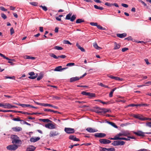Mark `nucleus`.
Listing matches in <instances>:
<instances>
[{
	"mask_svg": "<svg viewBox=\"0 0 151 151\" xmlns=\"http://www.w3.org/2000/svg\"><path fill=\"white\" fill-rule=\"evenodd\" d=\"M13 137L12 139V143L14 144H18V146H20L22 144V142L21 140L19 139V138L16 135H13Z\"/></svg>",
	"mask_w": 151,
	"mask_h": 151,
	"instance_id": "1",
	"label": "nucleus"
},
{
	"mask_svg": "<svg viewBox=\"0 0 151 151\" xmlns=\"http://www.w3.org/2000/svg\"><path fill=\"white\" fill-rule=\"evenodd\" d=\"M72 14L70 13L68 14L66 17L65 19L66 20H70L71 22H73L76 18V15H73L71 16Z\"/></svg>",
	"mask_w": 151,
	"mask_h": 151,
	"instance_id": "2",
	"label": "nucleus"
},
{
	"mask_svg": "<svg viewBox=\"0 0 151 151\" xmlns=\"http://www.w3.org/2000/svg\"><path fill=\"white\" fill-rule=\"evenodd\" d=\"M18 148V146L16 144L9 145L6 147L7 149L10 150H15Z\"/></svg>",
	"mask_w": 151,
	"mask_h": 151,
	"instance_id": "3",
	"label": "nucleus"
},
{
	"mask_svg": "<svg viewBox=\"0 0 151 151\" xmlns=\"http://www.w3.org/2000/svg\"><path fill=\"white\" fill-rule=\"evenodd\" d=\"M125 142L122 141H114L111 143V145L113 146H116L119 145H123L125 144Z\"/></svg>",
	"mask_w": 151,
	"mask_h": 151,
	"instance_id": "4",
	"label": "nucleus"
},
{
	"mask_svg": "<svg viewBox=\"0 0 151 151\" xmlns=\"http://www.w3.org/2000/svg\"><path fill=\"white\" fill-rule=\"evenodd\" d=\"M56 124L54 123H48L45 125V127L48 129H54L56 128Z\"/></svg>",
	"mask_w": 151,
	"mask_h": 151,
	"instance_id": "5",
	"label": "nucleus"
},
{
	"mask_svg": "<svg viewBox=\"0 0 151 151\" xmlns=\"http://www.w3.org/2000/svg\"><path fill=\"white\" fill-rule=\"evenodd\" d=\"M134 133L139 136L144 137L145 135L144 134H151V132H143L141 131H139L137 132H134Z\"/></svg>",
	"mask_w": 151,
	"mask_h": 151,
	"instance_id": "6",
	"label": "nucleus"
},
{
	"mask_svg": "<svg viewBox=\"0 0 151 151\" xmlns=\"http://www.w3.org/2000/svg\"><path fill=\"white\" fill-rule=\"evenodd\" d=\"M100 143L104 144H106L110 143L111 141L108 139H101L99 140Z\"/></svg>",
	"mask_w": 151,
	"mask_h": 151,
	"instance_id": "7",
	"label": "nucleus"
},
{
	"mask_svg": "<svg viewBox=\"0 0 151 151\" xmlns=\"http://www.w3.org/2000/svg\"><path fill=\"white\" fill-rule=\"evenodd\" d=\"M64 130L67 134H72L75 132V130L74 129L70 128H65Z\"/></svg>",
	"mask_w": 151,
	"mask_h": 151,
	"instance_id": "8",
	"label": "nucleus"
},
{
	"mask_svg": "<svg viewBox=\"0 0 151 151\" xmlns=\"http://www.w3.org/2000/svg\"><path fill=\"white\" fill-rule=\"evenodd\" d=\"M60 133L57 131H52L50 132L49 136L50 137H52L58 135Z\"/></svg>",
	"mask_w": 151,
	"mask_h": 151,
	"instance_id": "9",
	"label": "nucleus"
},
{
	"mask_svg": "<svg viewBox=\"0 0 151 151\" xmlns=\"http://www.w3.org/2000/svg\"><path fill=\"white\" fill-rule=\"evenodd\" d=\"M93 110L94 111L98 113H103L102 109L96 106L93 108Z\"/></svg>",
	"mask_w": 151,
	"mask_h": 151,
	"instance_id": "10",
	"label": "nucleus"
},
{
	"mask_svg": "<svg viewBox=\"0 0 151 151\" xmlns=\"http://www.w3.org/2000/svg\"><path fill=\"white\" fill-rule=\"evenodd\" d=\"M95 137L99 138H103L105 137L106 136V134L104 133H96L94 135Z\"/></svg>",
	"mask_w": 151,
	"mask_h": 151,
	"instance_id": "11",
	"label": "nucleus"
},
{
	"mask_svg": "<svg viewBox=\"0 0 151 151\" xmlns=\"http://www.w3.org/2000/svg\"><path fill=\"white\" fill-rule=\"evenodd\" d=\"M133 116L134 118L138 119L144 121L145 117H143L142 115H140V114H133Z\"/></svg>",
	"mask_w": 151,
	"mask_h": 151,
	"instance_id": "12",
	"label": "nucleus"
},
{
	"mask_svg": "<svg viewBox=\"0 0 151 151\" xmlns=\"http://www.w3.org/2000/svg\"><path fill=\"white\" fill-rule=\"evenodd\" d=\"M29 74L30 76L28 77L29 78L31 79H34L35 78L38 76L37 74L35 76H33L35 75V73L34 72H31L29 73Z\"/></svg>",
	"mask_w": 151,
	"mask_h": 151,
	"instance_id": "13",
	"label": "nucleus"
},
{
	"mask_svg": "<svg viewBox=\"0 0 151 151\" xmlns=\"http://www.w3.org/2000/svg\"><path fill=\"white\" fill-rule=\"evenodd\" d=\"M69 138L74 141H80L78 138H76L75 136L73 135H70L69 137Z\"/></svg>",
	"mask_w": 151,
	"mask_h": 151,
	"instance_id": "14",
	"label": "nucleus"
},
{
	"mask_svg": "<svg viewBox=\"0 0 151 151\" xmlns=\"http://www.w3.org/2000/svg\"><path fill=\"white\" fill-rule=\"evenodd\" d=\"M40 139V138L39 137H32L30 139V141L31 142H35Z\"/></svg>",
	"mask_w": 151,
	"mask_h": 151,
	"instance_id": "15",
	"label": "nucleus"
},
{
	"mask_svg": "<svg viewBox=\"0 0 151 151\" xmlns=\"http://www.w3.org/2000/svg\"><path fill=\"white\" fill-rule=\"evenodd\" d=\"M36 148V147L34 146H29L27 148L26 151H34Z\"/></svg>",
	"mask_w": 151,
	"mask_h": 151,
	"instance_id": "16",
	"label": "nucleus"
},
{
	"mask_svg": "<svg viewBox=\"0 0 151 151\" xmlns=\"http://www.w3.org/2000/svg\"><path fill=\"white\" fill-rule=\"evenodd\" d=\"M80 77H76L71 78L70 79V82H73L79 80L80 79Z\"/></svg>",
	"mask_w": 151,
	"mask_h": 151,
	"instance_id": "17",
	"label": "nucleus"
},
{
	"mask_svg": "<svg viewBox=\"0 0 151 151\" xmlns=\"http://www.w3.org/2000/svg\"><path fill=\"white\" fill-rule=\"evenodd\" d=\"M86 130L88 132L90 133L94 132H96L97 131V130L93 129L91 127L87 128Z\"/></svg>",
	"mask_w": 151,
	"mask_h": 151,
	"instance_id": "18",
	"label": "nucleus"
},
{
	"mask_svg": "<svg viewBox=\"0 0 151 151\" xmlns=\"http://www.w3.org/2000/svg\"><path fill=\"white\" fill-rule=\"evenodd\" d=\"M116 36L117 37L120 38H124L127 36V34L126 33H124L122 34H117Z\"/></svg>",
	"mask_w": 151,
	"mask_h": 151,
	"instance_id": "19",
	"label": "nucleus"
},
{
	"mask_svg": "<svg viewBox=\"0 0 151 151\" xmlns=\"http://www.w3.org/2000/svg\"><path fill=\"white\" fill-rule=\"evenodd\" d=\"M12 129L15 132H19L22 130V128L20 127H13Z\"/></svg>",
	"mask_w": 151,
	"mask_h": 151,
	"instance_id": "20",
	"label": "nucleus"
},
{
	"mask_svg": "<svg viewBox=\"0 0 151 151\" xmlns=\"http://www.w3.org/2000/svg\"><path fill=\"white\" fill-rule=\"evenodd\" d=\"M4 108L11 109L12 108V105L9 103H6L4 104Z\"/></svg>",
	"mask_w": 151,
	"mask_h": 151,
	"instance_id": "21",
	"label": "nucleus"
},
{
	"mask_svg": "<svg viewBox=\"0 0 151 151\" xmlns=\"http://www.w3.org/2000/svg\"><path fill=\"white\" fill-rule=\"evenodd\" d=\"M0 56H1V57H3L4 58L6 59L7 60H12V61H14V59H10L9 58H8V57H7L6 56H5L4 55H3L0 53Z\"/></svg>",
	"mask_w": 151,
	"mask_h": 151,
	"instance_id": "22",
	"label": "nucleus"
},
{
	"mask_svg": "<svg viewBox=\"0 0 151 151\" xmlns=\"http://www.w3.org/2000/svg\"><path fill=\"white\" fill-rule=\"evenodd\" d=\"M16 104L21 106L22 107H29V106H30V105L29 104Z\"/></svg>",
	"mask_w": 151,
	"mask_h": 151,
	"instance_id": "23",
	"label": "nucleus"
},
{
	"mask_svg": "<svg viewBox=\"0 0 151 151\" xmlns=\"http://www.w3.org/2000/svg\"><path fill=\"white\" fill-rule=\"evenodd\" d=\"M76 45L78 48L80 50H81L82 52H84L85 51V50L83 48L81 47L80 45H79V44L78 43H76Z\"/></svg>",
	"mask_w": 151,
	"mask_h": 151,
	"instance_id": "24",
	"label": "nucleus"
},
{
	"mask_svg": "<svg viewBox=\"0 0 151 151\" xmlns=\"http://www.w3.org/2000/svg\"><path fill=\"white\" fill-rule=\"evenodd\" d=\"M62 67L61 66L57 67L54 69V70L56 71H62Z\"/></svg>",
	"mask_w": 151,
	"mask_h": 151,
	"instance_id": "25",
	"label": "nucleus"
},
{
	"mask_svg": "<svg viewBox=\"0 0 151 151\" xmlns=\"http://www.w3.org/2000/svg\"><path fill=\"white\" fill-rule=\"evenodd\" d=\"M120 45L119 44H118L116 42L114 43V50H116L119 49L120 48Z\"/></svg>",
	"mask_w": 151,
	"mask_h": 151,
	"instance_id": "26",
	"label": "nucleus"
},
{
	"mask_svg": "<svg viewBox=\"0 0 151 151\" xmlns=\"http://www.w3.org/2000/svg\"><path fill=\"white\" fill-rule=\"evenodd\" d=\"M24 58L26 59H29L31 60H35V58L33 57H31L28 55H25L24 57Z\"/></svg>",
	"mask_w": 151,
	"mask_h": 151,
	"instance_id": "27",
	"label": "nucleus"
},
{
	"mask_svg": "<svg viewBox=\"0 0 151 151\" xmlns=\"http://www.w3.org/2000/svg\"><path fill=\"white\" fill-rule=\"evenodd\" d=\"M89 98L94 97L96 96V94L94 93H88V96Z\"/></svg>",
	"mask_w": 151,
	"mask_h": 151,
	"instance_id": "28",
	"label": "nucleus"
},
{
	"mask_svg": "<svg viewBox=\"0 0 151 151\" xmlns=\"http://www.w3.org/2000/svg\"><path fill=\"white\" fill-rule=\"evenodd\" d=\"M35 103L37 104V105H40V106H49L50 105H49L48 104H45V103H40L37 102L36 101H34Z\"/></svg>",
	"mask_w": 151,
	"mask_h": 151,
	"instance_id": "29",
	"label": "nucleus"
},
{
	"mask_svg": "<svg viewBox=\"0 0 151 151\" xmlns=\"http://www.w3.org/2000/svg\"><path fill=\"white\" fill-rule=\"evenodd\" d=\"M43 77V74L42 73H40L37 78V81H39L42 79Z\"/></svg>",
	"mask_w": 151,
	"mask_h": 151,
	"instance_id": "30",
	"label": "nucleus"
},
{
	"mask_svg": "<svg viewBox=\"0 0 151 151\" xmlns=\"http://www.w3.org/2000/svg\"><path fill=\"white\" fill-rule=\"evenodd\" d=\"M84 21L82 19H77L76 21V23L77 24L81 23L82 22H84Z\"/></svg>",
	"mask_w": 151,
	"mask_h": 151,
	"instance_id": "31",
	"label": "nucleus"
},
{
	"mask_svg": "<svg viewBox=\"0 0 151 151\" xmlns=\"http://www.w3.org/2000/svg\"><path fill=\"white\" fill-rule=\"evenodd\" d=\"M116 89V88H115L113 89L110 92L109 94V96L110 97H112L113 96V94L114 93V92L115 90Z\"/></svg>",
	"mask_w": 151,
	"mask_h": 151,
	"instance_id": "32",
	"label": "nucleus"
},
{
	"mask_svg": "<svg viewBox=\"0 0 151 151\" xmlns=\"http://www.w3.org/2000/svg\"><path fill=\"white\" fill-rule=\"evenodd\" d=\"M107 122L108 123L111 125L113 127L116 128H117V126L114 123L109 121H107Z\"/></svg>",
	"mask_w": 151,
	"mask_h": 151,
	"instance_id": "33",
	"label": "nucleus"
},
{
	"mask_svg": "<svg viewBox=\"0 0 151 151\" xmlns=\"http://www.w3.org/2000/svg\"><path fill=\"white\" fill-rule=\"evenodd\" d=\"M94 7L96 9H99L100 10H102L104 9V8L102 7L96 5H94Z\"/></svg>",
	"mask_w": 151,
	"mask_h": 151,
	"instance_id": "34",
	"label": "nucleus"
},
{
	"mask_svg": "<svg viewBox=\"0 0 151 151\" xmlns=\"http://www.w3.org/2000/svg\"><path fill=\"white\" fill-rule=\"evenodd\" d=\"M54 49L58 50H61L63 49V48L62 47L57 46H55Z\"/></svg>",
	"mask_w": 151,
	"mask_h": 151,
	"instance_id": "35",
	"label": "nucleus"
},
{
	"mask_svg": "<svg viewBox=\"0 0 151 151\" xmlns=\"http://www.w3.org/2000/svg\"><path fill=\"white\" fill-rule=\"evenodd\" d=\"M13 120L16 121H22L23 120L20 119V118L19 116H17V118H14L12 119Z\"/></svg>",
	"mask_w": 151,
	"mask_h": 151,
	"instance_id": "36",
	"label": "nucleus"
},
{
	"mask_svg": "<svg viewBox=\"0 0 151 151\" xmlns=\"http://www.w3.org/2000/svg\"><path fill=\"white\" fill-rule=\"evenodd\" d=\"M123 136H127L130 135V133L128 131L123 132Z\"/></svg>",
	"mask_w": 151,
	"mask_h": 151,
	"instance_id": "37",
	"label": "nucleus"
},
{
	"mask_svg": "<svg viewBox=\"0 0 151 151\" xmlns=\"http://www.w3.org/2000/svg\"><path fill=\"white\" fill-rule=\"evenodd\" d=\"M118 140H124L127 141L130 140V139H129L127 138L124 137H118Z\"/></svg>",
	"mask_w": 151,
	"mask_h": 151,
	"instance_id": "38",
	"label": "nucleus"
},
{
	"mask_svg": "<svg viewBox=\"0 0 151 151\" xmlns=\"http://www.w3.org/2000/svg\"><path fill=\"white\" fill-rule=\"evenodd\" d=\"M96 27L97 28L100 29L101 30H105L106 29L105 28L101 26L100 25L97 24Z\"/></svg>",
	"mask_w": 151,
	"mask_h": 151,
	"instance_id": "39",
	"label": "nucleus"
},
{
	"mask_svg": "<svg viewBox=\"0 0 151 151\" xmlns=\"http://www.w3.org/2000/svg\"><path fill=\"white\" fill-rule=\"evenodd\" d=\"M41 120L44 122H51L52 121L48 119H42Z\"/></svg>",
	"mask_w": 151,
	"mask_h": 151,
	"instance_id": "40",
	"label": "nucleus"
},
{
	"mask_svg": "<svg viewBox=\"0 0 151 151\" xmlns=\"http://www.w3.org/2000/svg\"><path fill=\"white\" fill-rule=\"evenodd\" d=\"M50 55L52 57H53L55 59L58 58V57H57L53 53H51L50 54Z\"/></svg>",
	"mask_w": 151,
	"mask_h": 151,
	"instance_id": "41",
	"label": "nucleus"
},
{
	"mask_svg": "<svg viewBox=\"0 0 151 151\" xmlns=\"http://www.w3.org/2000/svg\"><path fill=\"white\" fill-rule=\"evenodd\" d=\"M93 46L96 49H97L99 50L101 48L100 47L98 46L97 44L96 43H95L93 44Z\"/></svg>",
	"mask_w": 151,
	"mask_h": 151,
	"instance_id": "42",
	"label": "nucleus"
},
{
	"mask_svg": "<svg viewBox=\"0 0 151 151\" xmlns=\"http://www.w3.org/2000/svg\"><path fill=\"white\" fill-rule=\"evenodd\" d=\"M108 77L111 78L116 80L117 79V77L113 76L112 75L108 76Z\"/></svg>",
	"mask_w": 151,
	"mask_h": 151,
	"instance_id": "43",
	"label": "nucleus"
},
{
	"mask_svg": "<svg viewBox=\"0 0 151 151\" xmlns=\"http://www.w3.org/2000/svg\"><path fill=\"white\" fill-rule=\"evenodd\" d=\"M102 110L103 113H105L106 112H109V111H110L111 112V111L109 110L105 109L104 108H102Z\"/></svg>",
	"mask_w": 151,
	"mask_h": 151,
	"instance_id": "44",
	"label": "nucleus"
},
{
	"mask_svg": "<svg viewBox=\"0 0 151 151\" xmlns=\"http://www.w3.org/2000/svg\"><path fill=\"white\" fill-rule=\"evenodd\" d=\"M30 4L32 5L35 6H37L38 5V3L35 2H30Z\"/></svg>",
	"mask_w": 151,
	"mask_h": 151,
	"instance_id": "45",
	"label": "nucleus"
},
{
	"mask_svg": "<svg viewBox=\"0 0 151 151\" xmlns=\"http://www.w3.org/2000/svg\"><path fill=\"white\" fill-rule=\"evenodd\" d=\"M99 86H101L102 87H104L106 88H109V87L108 86L106 85H105L104 84H103L102 83H99Z\"/></svg>",
	"mask_w": 151,
	"mask_h": 151,
	"instance_id": "46",
	"label": "nucleus"
},
{
	"mask_svg": "<svg viewBox=\"0 0 151 151\" xmlns=\"http://www.w3.org/2000/svg\"><path fill=\"white\" fill-rule=\"evenodd\" d=\"M52 99H56L57 100H59L60 99V98L56 96H52Z\"/></svg>",
	"mask_w": 151,
	"mask_h": 151,
	"instance_id": "47",
	"label": "nucleus"
},
{
	"mask_svg": "<svg viewBox=\"0 0 151 151\" xmlns=\"http://www.w3.org/2000/svg\"><path fill=\"white\" fill-rule=\"evenodd\" d=\"M139 106V104H131L128 105L127 106L128 107H130V106L134 107V106Z\"/></svg>",
	"mask_w": 151,
	"mask_h": 151,
	"instance_id": "48",
	"label": "nucleus"
},
{
	"mask_svg": "<svg viewBox=\"0 0 151 151\" xmlns=\"http://www.w3.org/2000/svg\"><path fill=\"white\" fill-rule=\"evenodd\" d=\"M40 7H41L42 9L45 11H46L47 10V7L45 6H43L42 5H40Z\"/></svg>",
	"mask_w": 151,
	"mask_h": 151,
	"instance_id": "49",
	"label": "nucleus"
},
{
	"mask_svg": "<svg viewBox=\"0 0 151 151\" xmlns=\"http://www.w3.org/2000/svg\"><path fill=\"white\" fill-rule=\"evenodd\" d=\"M4 111L5 113V112H15V113H17V111H16L13 110H5V111Z\"/></svg>",
	"mask_w": 151,
	"mask_h": 151,
	"instance_id": "50",
	"label": "nucleus"
},
{
	"mask_svg": "<svg viewBox=\"0 0 151 151\" xmlns=\"http://www.w3.org/2000/svg\"><path fill=\"white\" fill-rule=\"evenodd\" d=\"M48 104L49 105H50V106H50V107H52L55 109H58V107L57 106H53L52 105L50 104Z\"/></svg>",
	"mask_w": 151,
	"mask_h": 151,
	"instance_id": "51",
	"label": "nucleus"
},
{
	"mask_svg": "<svg viewBox=\"0 0 151 151\" xmlns=\"http://www.w3.org/2000/svg\"><path fill=\"white\" fill-rule=\"evenodd\" d=\"M63 43L65 44H68L69 45H71V43L69 41L67 40H65L63 41Z\"/></svg>",
	"mask_w": 151,
	"mask_h": 151,
	"instance_id": "52",
	"label": "nucleus"
},
{
	"mask_svg": "<svg viewBox=\"0 0 151 151\" xmlns=\"http://www.w3.org/2000/svg\"><path fill=\"white\" fill-rule=\"evenodd\" d=\"M105 5L109 7H111L113 5L112 3H109L108 2H106L105 4Z\"/></svg>",
	"mask_w": 151,
	"mask_h": 151,
	"instance_id": "53",
	"label": "nucleus"
},
{
	"mask_svg": "<svg viewBox=\"0 0 151 151\" xmlns=\"http://www.w3.org/2000/svg\"><path fill=\"white\" fill-rule=\"evenodd\" d=\"M75 65V63H68L66 65L67 66H73Z\"/></svg>",
	"mask_w": 151,
	"mask_h": 151,
	"instance_id": "54",
	"label": "nucleus"
},
{
	"mask_svg": "<svg viewBox=\"0 0 151 151\" xmlns=\"http://www.w3.org/2000/svg\"><path fill=\"white\" fill-rule=\"evenodd\" d=\"M1 16L4 19H5L7 18L6 16L4 13L1 14Z\"/></svg>",
	"mask_w": 151,
	"mask_h": 151,
	"instance_id": "55",
	"label": "nucleus"
},
{
	"mask_svg": "<svg viewBox=\"0 0 151 151\" xmlns=\"http://www.w3.org/2000/svg\"><path fill=\"white\" fill-rule=\"evenodd\" d=\"M125 40H132V38L131 36H129L128 37L124 39Z\"/></svg>",
	"mask_w": 151,
	"mask_h": 151,
	"instance_id": "56",
	"label": "nucleus"
},
{
	"mask_svg": "<svg viewBox=\"0 0 151 151\" xmlns=\"http://www.w3.org/2000/svg\"><path fill=\"white\" fill-rule=\"evenodd\" d=\"M44 110L45 111H50L51 112H52V111H53V110L49 109H44Z\"/></svg>",
	"mask_w": 151,
	"mask_h": 151,
	"instance_id": "57",
	"label": "nucleus"
},
{
	"mask_svg": "<svg viewBox=\"0 0 151 151\" xmlns=\"http://www.w3.org/2000/svg\"><path fill=\"white\" fill-rule=\"evenodd\" d=\"M148 105H148L146 104H139V106H148Z\"/></svg>",
	"mask_w": 151,
	"mask_h": 151,
	"instance_id": "58",
	"label": "nucleus"
},
{
	"mask_svg": "<svg viewBox=\"0 0 151 151\" xmlns=\"http://www.w3.org/2000/svg\"><path fill=\"white\" fill-rule=\"evenodd\" d=\"M115 149L114 148H107V151H115Z\"/></svg>",
	"mask_w": 151,
	"mask_h": 151,
	"instance_id": "59",
	"label": "nucleus"
},
{
	"mask_svg": "<svg viewBox=\"0 0 151 151\" xmlns=\"http://www.w3.org/2000/svg\"><path fill=\"white\" fill-rule=\"evenodd\" d=\"M109 139L111 140H118V137L117 136H115L114 138H109Z\"/></svg>",
	"mask_w": 151,
	"mask_h": 151,
	"instance_id": "60",
	"label": "nucleus"
},
{
	"mask_svg": "<svg viewBox=\"0 0 151 151\" xmlns=\"http://www.w3.org/2000/svg\"><path fill=\"white\" fill-rule=\"evenodd\" d=\"M97 24H98L96 22H91L90 23V24L91 25L94 26H96Z\"/></svg>",
	"mask_w": 151,
	"mask_h": 151,
	"instance_id": "61",
	"label": "nucleus"
},
{
	"mask_svg": "<svg viewBox=\"0 0 151 151\" xmlns=\"http://www.w3.org/2000/svg\"><path fill=\"white\" fill-rule=\"evenodd\" d=\"M0 9L4 11H7V9H5L4 7L3 6H0Z\"/></svg>",
	"mask_w": 151,
	"mask_h": 151,
	"instance_id": "62",
	"label": "nucleus"
},
{
	"mask_svg": "<svg viewBox=\"0 0 151 151\" xmlns=\"http://www.w3.org/2000/svg\"><path fill=\"white\" fill-rule=\"evenodd\" d=\"M101 150V151H107V148H106L100 147Z\"/></svg>",
	"mask_w": 151,
	"mask_h": 151,
	"instance_id": "63",
	"label": "nucleus"
},
{
	"mask_svg": "<svg viewBox=\"0 0 151 151\" xmlns=\"http://www.w3.org/2000/svg\"><path fill=\"white\" fill-rule=\"evenodd\" d=\"M146 126L151 127V122H147L146 123Z\"/></svg>",
	"mask_w": 151,
	"mask_h": 151,
	"instance_id": "64",
	"label": "nucleus"
}]
</instances>
